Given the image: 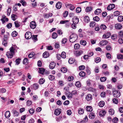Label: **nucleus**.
Wrapping results in <instances>:
<instances>
[{"mask_svg":"<svg viewBox=\"0 0 123 123\" xmlns=\"http://www.w3.org/2000/svg\"><path fill=\"white\" fill-rule=\"evenodd\" d=\"M84 110L81 108H79L78 110V113L80 114H82L84 113Z\"/></svg>","mask_w":123,"mask_h":123,"instance_id":"obj_21","label":"nucleus"},{"mask_svg":"<svg viewBox=\"0 0 123 123\" xmlns=\"http://www.w3.org/2000/svg\"><path fill=\"white\" fill-rule=\"evenodd\" d=\"M14 47L13 46L11 47L10 49V51L7 52L6 53V55L8 58H12L14 54Z\"/></svg>","mask_w":123,"mask_h":123,"instance_id":"obj_1","label":"nucleus"},{"mask_svg":"<svg viewBox=\"0 0 123 123\" xmlns=\"http://www.w3.org/2000/svg\"><path fill=\"white\" fill-rule=\"evenodd\" d=\"M86 109L88 111H91L92 110V108L91 106H87L86 107Z\"/></svg>","mask_w":123,"mask_h":123,"instance_id":"obj_28","label":"nucleus"},{"mask_svg":"<svg viewBox=\"0 0 123 123\" xmlns=\"http://www.w3.org/2000/svg\"><path fill=\"white\" fill-rule=\"evenodd\" d=\"M9 36V33H7V34L4 36V37L2 40V44L5 46H7V44L8 38Z\"/></svg>","mask_w":123,"mask_h":123,"instance_id":"obj_3","label":"nucleus"},{"mask_svg":"<svg viewBox=\"0 0 123 123\" xmlns=\"http://www.w3.org/2000/svg\"><path fill=\"white\" fill-rule=\"evenodd\" d=\"M94 54V53L92 51H89L88 52V55L89 57H90L92 56Z\"/></svg>","mask_w":123,"mask_h":123,"instance_id":"obj_47","label":"nucleus"},{"mask_svg":"<svg viewBox=\"0 0 123 123\" xmlns=\"http://www.w3.org/2000/svg\"><path fill=\"white\" fill-rule=\"evenodd\" d=\"M10 111H7L6 112L5 114V116L7 118H8L10 116Z\"/></svg>","mask_w":123,"mask_h":123,"instance_id":"obj_18","label":"nucleus"},{"mask_svg":"<svg viewBox=\"0 0 123 123\" xmlns=\"http://www.w3.org/2000/svg\"><path fill=\"white\" fill-rule=\"evenodd\" d=\"M56 64L53 62H51L49 64V68L51 69H53L55 67Z\"/></svg>","mask_w":123,"mask_h":123,"instance_id":"obj_12","label":"nucleus"},{"mask_svg":"<svg viewBox=\"0 0 123 123\" xmlns=\"http://www.w3.org/2000/svg\"><path fill=\"white\" fill-rule=\"evenodd\" d=\"M88 90L89 91L92 92H95L96 91V89L93 88L92 87H90L88 89Z\"/></svg>","mask_w":123,"mask_h":123,"instance_id":"obj_52","label":"nucleus"},{"mask_svg":"<svg viewBox=\"0 0 123 123\" xmlns=\"http://www.w3.org/2000/svg\"><path fill=\"white\" fill-rule=\"evenodd\" d=\"M67 39L66 38H64L62 40V43L64 44L65 43L67 42Z\"/></svg>","mask_w":123,"mask_h":123,"instance_id":"obj_54","label":"nucleus"},{"mask_svg":"<svg viewBox=\"0 0 123 123\" xmlns=\"http://www.w3.org/2000/svg\"><path fill=\"white\" fill-rule=\"evenodd\" d=\"M78 38V36L75 34H72L70 36L69 40L72 43L75 42Z\"/></svg>","mask_w":123,"mask_h":123,"instance_id":"obj_2","label":"nucleus"},{"mask_svg":"<svg viewBox=\"0 0 123 123\" xmlns=\"http://www.w3.org/2000/svg\"><path fill=\"white\" fill-rule=\"evenodd\" d=\"M16 16V15L14 14H12L11 16V18L12 19L13 21H15L16 18H15V17Z\"/></svg>","mask_w":123,"mask_h":123,"instance_id":"obj_57","label":"nucleus"},{"mask_svg":"<svg viewBox=\"0 0 123 123\" xmlns=\"http://www.w3.org/2000/svg\"><path fill=\"white\" fill-rule=\"evenodd\" d=\"M101 60V58L99 57H97L95 59V62L96 63H98L100 62Z\"/></svg>","mask_w":123,"mask_h":123,"instance_id":"obj_58","label":"nucleus"},{"mask_svg":"<svg viewBox=\"0 0 123 123\" xmlns=\"http://www.w3.org/2000/svg\"><path fill=\"white\" fill-rule=\"evenodd\" d=\"M106 49L108 50H110L112 49L110 45H107L106 47Z\"/></svg>","mask_w":123,"mask_h":123,"instance_id":"obj_62","label":"nucleus"},{"mask_svg":"<svg viewBox=\"0 0 123 123\" xmlns=\"http://www.w3.org/2000/svg\"><path fill=\"white\" fill-rule=\"evenodd\" d=\"M72 21L73 23L74 24H77L79 22L78 18L76 17H74L72 19Z\"/></svg>","mask_w":123,"mask_h":123,"instance_id":"obj_7","label":"nucleus"},{"mask_svg":"<svg viewBox=\"0 0 123 123\" xmlns=\"http://www.w3.org/2000/svg\"><path fill=\"white\" fill-rule=\"evenodd\" d=\"M14 24L16 27H18L20 26V24L17 21H15L14 22Z\"/></svg>","mask_w":123,"mask_h":123,"instance_id":"obj_40","label":"nucleus"},{"mask_svg":"<svg viewBox=\"0 0 123 123\" xmlns=\"http://www.w3.org/2000/svg\"><path fill=\"white\" fill-rule=\"evenodd\" d=\"M113 101L114 103L115 104H117L118 102L117 99L116 98H114L113 99Z\"/></svg>","mask_w":123,"mask_h":123,"instance_id":"obj_59","label":"nucleus"},{"mask_svg":"<svg viewBox=\"0 0 123 123\" xmlns=\"http://www.w3.org/2000/svg\"><path fill=\"white\" fill-rule=\"evenodd\" d=\"M101 12V10L100 9H98L96 10L95 11V13L96 14H99Z\"/></svg>","mask_w":123,"mask_h":123,"instance_id":"obj_25","label":"nucleus"},{"mask_svg":"<svg viewBox=\"0 0 123 123\" xmlns=\"http://www.w3.org/2000/svg\"><path fill=\"white\" fill-rule=\"evenodd\" d=\"M115 7V5L114 4H111L107 6V9L108 10H110L113 9Z\"/></svg>","mask_w":123,"mask_h":123,"instance_id":"obj_9","label":"nucleus"},{"mask_svg":"<svg viewBox=\"0 0 123 123\" xmlns=\"http://www.w3.org/2000/svg\"><path fill=\"white\" fill-rule=\"evenodd\" d=\"M57 33L56 32L53 33L52 35V37L53 38L55 39L57 37Z\"/></svg>","mask_w":123,"mask_h":123,"instance_id":"obj_39","label":"nucleus"},{"mask_svg":"<svg viewBox=\"0 0 123 123\" xmlns=\"http://www.w3.org/2000/svg\"><path fill=\"white\" fill-rule=\"evenodd\" d=\"M113 94L114 96L116 97H118L120 96V93L116 91H114L113 92Z\"/></svg>","mask_w":123,"mask_h":123,"instance_id":"obj_6","label":"nucleus"},{"mask_svg":"<svg viewBox=\"0 0 123 123\" xmlns=\"http://www.w3.org/2000/svg\"><path fill=\"white\" fill-rule=\"evenodd\" d=\"M48 78L50 80H52L55 79V77L54 76L52 75H50L49 76Z\"/></svg>","mask_w":123,"mask_h":123,"instance_id":"obj_43","label":"nucleus"},{"mask_svg":"<svg viewBox=\"0 0 123 123\" xmlns=\"http://www.w3.org/2000/svg\"><path fill=\"white\" fill-rule=\"evenodd\" d=\"M120 14V12L118 11H116L114 12L113 15L114 16H118Z\"/></svg>","mask_w":123,"mask_h":123,"instance_id":"obj_41","label":"nucleus"},{"mask_svg":"<svg viewBox=\"0 0 123 123\" xmlns=\"http://www.w3.org/2000/svg\"><path fill=\"white\" fill-rule=\"evenodd\" d=\"M85 67L84 65H81L79 67V69L80 70H82L85 69Z\"/></svg>","mask_w":123,"mask_h":123,"instance_id":"obj_64","label":"nucleus"},{"mask_svg":"<svg viewBox=\"0 0 123 123\" xmlns=\"http://www.w3.org/2000/svg\"><path fill=\"white\" fill-rule=\"evenodd\" d=\"M28 61V60L26 58H25L23 62V63L24 64H27Z\"/></svg>","mask_w":123,"mask_h":123,"instance_id":"obj_53","label":"nucleus"},{"mask_svg":"<svg viewBox=\"0 0 123 123\" xmlns=\"http://www.w3.org/2000/svg\"><path fill=\"white\" fill-rule=\"evenodd\" d=\"M61 57L63 58H65L66 57V53L64 52H62L61 55Z\"/></svg>","mask_w":123,"mask_h":123,"instance_id":"obj_34","label":"nucleus"},{"mask_svg":"<svg viewBox=\"0 0 123 123\" xmlns=\"http://www.w3.org/2000/svg\"><path fill=\"white\" fill-rule=\"evenodd\" d=\"M61 71L63 73H66L67 72V70L66 68L63 67L61 69Z\"/></svg>","mask_w":123,"mask_h":123,"instance_id":"obj_50","label":"nucleus"},{"mask_svg":"<svg viewBox=\"0 0 123 123\" xmlns=\"http://www.w3.org/2000/svg\"><path fill=\"white\" fill-rule=\"evenodd\" d=\"M62 6V3L60 2H58L56 3L55 6L56 8L59 9Z\"/></svg>","mask_w":123,"mask_h":123,"instance_id":"obj_10","label":"nucleus"},{"mask_svg":"<svg viewBox=\"0 0 123 123\" xmlns=\"http://www.w3.org/2000/svg\"><path fill=\"white\" fill-rule=\"evenodd\" d=\"M106 112L105 110L101 111L100 112L99 115L100 116H104L106 113Z\"/></svg>","mask_w":123,"mask_h":123,"instance_id":"obj_19","label":"nucleus"},{"mask_svg":"<svg viewBox=\"0 0 123 123\" xmlns=\"http://www.w3.org/2000/svg\"><path fill=\"white\" fill-rule=\"evenodd\" d=\"M72 93H71L69 92H68L66 94V96L68 98H72Z\"/></svg>","mask_w":123,"mask_h":123,"instance_id":"obj_44","label":"nucleus"},{"mask_svg":"<svg viewBox=\"0 0 123 123\" xmlns=\"http://www.w3.org/2000/svg\"><path fill=\"white\" fill-rule=\"evenodd\" d=\"M118 21L119 22H122L123 21V16H118L117 19Z\"/></svg>","mask_w":123,"mask_h":123,"instance_id":"obj_29","label":"nucleus"},{"mask_svg":"<svg viewBox=\"0 0 123 123\" xmlns=\"http://www.w3.org/2000/svg\"><path fill=\"white\" fill-rule=\"evenodd\" d=\"M34 55V52H31L28 55V57L29 58H31Z\"/></svg>","mask_w":123,"mask_h":123,"instance_id":"obj_55","label":"nucleus"},{"mask_svg":"<svg viewBox=\"0 0 123 123\" xmlns=\"http://www.w3.org/2000/svg\"><path fill=\"white\" fill-rule=\"evenodd\" d=\"M21 60V59L20 58H18V59H16V60L15 61V62L16 63V64L17 65L19 64L20 62V61Z\"/></svg>","mask_w":123,"mask_h":123,"instance_id":"obj_49","label":"nucleus"},{"mask_svg":"<svg viewBox=\"0 0 123 123\" xmlns=\"http://www.w3.org/2000/svg\"><path fill=\"white\" fill-rule=\"evenodd\" d=\"M100 28L102 30H105L106 29V27L105 25L102 24L100 26Z\"/></svg>","mask_w":123,"mask_h":123,"instance_id":"obj_45","label":"nucleus"},{"mask_svg":"<svg viewBox=\"0 0 123 123\" xmlns=\"http://www.w3.org/2000/svg\"><path fill=\"white\" fill-rule=\"evenodd\" d=\"M93 19L94 21L98 22L99 21L100 18L98 16H96L93 18Z\"/></svg>","mask_w":123,"mask_h":123,"instance_id":"obj_42","label":"nucleus"},{"mask_svg":"<svg viewBox=\"0 0 123 123\" xmlns=\"http://www.w3.org/2000/svg\"><path fill=\"white\" fill-rule=\"evenodd\" d=\"M80 43L81 44L83 45H85L86 44V41L85 40H81Z\"/></svg>","mask_w":123,"mask_h":123,"instance_id":"obj_46","label":"nucleus"},{"mask_svg":"<svg viewBox=\"0 0 123 123\" xmlns=\"http://www.w3.org/2000/svg\"><path fill=\"white\" fill-rule=\"evenodd\" d=\"M61 109H56L55 111V114L56 115H59L61 113Z\"/></svg>","mask_w":123,"mask_h":123,"instance_id":"obj_13","label":"nucleus"},{"mask_svg":"<svg viewBox=\"0 0 123 123\" xmlns=\"http://www.w3.org/2000/svg\"><path fill=\"white\" fill-rule=\"evenodd\" d=\"M25 37L27 39H29L32 37V34L30 32H27L25 34Z\"/></svg>","mask_w":123,"mask_h":123,"instance_id":"obj_4","label":"nucleus"},{"mask_svg":"<svg viewBox=\"0 0 123 123\" xmlns=\"http://www.w3.org/2000/svg\"><path fill=\"white\" fill-rule=\"evenodd\" d=\"M105 102L103 101H100L98 104V105L101 107H102L105 105Z\"/></svg>","mask_w":123,"mask_h":123,"instance_id":"obj_27","label":"nucleus"},{"mask_svg":"<svg viewBox=\"0 0 123 123\" xmlns=\"http://www.w3.org/2000/svg\"><path fill=\"white\" fill-rule=\"evenodd\" d=\"M79 75L80 76L84 77L86 75L85 73L83 71H81L79 73Z\"/></svg>","mask_w":123,"mask_h":123,"instance_id":"obj_32","label":"nucleus"},{"mask_svg":"<svg viewBox=\"0 0 123 123\" xmlns=\"http://www.w3.org/2000/svg\"><path fill=\"white\" fill-rule=\"evenodd\" d=\"M108 43L107 41L106 40H103L101 41L100 43V44L101 45L104 46Z\"/></svg>","mask_w":123,"mask_h":123,"instance_id":"obj_15","label":"nucleus"},{"mask_svg":"<svg viewBox=\"0 0 123 123\" xmlns=\"http://www.w3.org/2000/svg\"><path fill=\"white\" fill-rule=\"evenodd\" d=\"M115 28L117 29H121L122 27V25L119 23H117L115 25Z\"/></svg>","mask_w":123,"mask_h":123,"instance_id":"obj_11","label":"nucleus"},{"mask_svg":"<svg viewBox=\"0 0 123 123\" xmlns=\"http://www.w3.org/2000/svg\"><path fill=\"white\" fill-rule=\"evenodd\" d=\"M89 117L91 119H94L95 117L94 114L92 112H91L89 115Z\"/></svg>","mask_w":123,"mask_h":123,"instance_id":"obj_23","label":"nucleus"},{"mask_svg":"<svg viewBox=\"0 0 123 123\" xmlns=\"http://www.w3.org/2000/svg\"><path fill=\"white\" fill-rule=\"evenodd\" d=\"M106 77H101L100 78V80L101 82H103L106 80Z\"/></svg>","mask_w":123,"mask_h":123,"instance_id":"obj_51","label":"nucleus"},{"mask_svg":"<svg viewBox=\"0 0 123 123\" xmlns=\"http://www.w3.org/2000/svg\"><path fill=\"white\" fill-rule=\"evenodd\" d=\"M117 58L119 59H123V55L121 54L117 55Z\"/></svg>","mask_w":123,"mask_h":123,"instance_id":"obj_38","label":"nucleus"},{"mask_svg":"<svg viewBox=\"0 0 123 123\" xmlns=\"http://www.w3.org/2000/svg\"><path fill=\"white\" fill-rule=\"evenodd\" d=\"M74 49H79L80 48V45L79 44H75L74 46Z\"/></svg>","mask_w":123,"mask_h":123,"instance_id":"obj_37","label":"nucleus"},{"mask_svg":"<svg viewBox=\"0 0 123 123\" xmlns=\"http://www.w3.org/2000/svg\"><path fill=\"white\" fill-rule=\"evenodd\" d=\"M83 53V51L81 50L76 51L75 53V55L78 56L80 55Z\"/></svg>","mask_w":123,"mask_h":123,"instance_id":"obj_14","label":"nucleus"},{"mask_svg":"<svg viewBox=\"0 0 123 123\" xmlns=\"http://www.w3.org/2000/svg\"><path fill=\"white\" fill-rule=\"evenodd\" d=\"M45 82V79L43 78L40 79L39 80V83L40 84H43Z\"/></svg>","mask_w":123,"mask_h":123,"instance_id":"obj_33","label":"nucleus"},{"mask_svg":"<svg viewBox=\"0 0 123 123\" xmlns=\"http://www.w3.org/2000/svg\"><path fill=\"white\" fill-rule=\"evenodd\" d=\"M18 35L17 32L15 31H13L11 34V35L13 37H15L16 36Z\"/></svg>","mask_w":123,"mask_h":123,"instance_id":"obj_35","label":"nucleus"},{"mask_svg":"<svg viewBox=\"0 0 123 123\" xmlns=\"http://www.w3.org/2000/svg\"><path fill=\"white\" fill-rule=\"evenodd\" d=\"M39 86V85L35 83L32 85L30 87L32 89L36 90L38 88Z\"/></svg>","mask_w":123,"mask_h":123,"instance_id":"obj_5","label":"nucleus"},{"mask_svg":"<svg viewBox=\"0 0 123 123\" xmlns=\"http://www.w3.org/2000/svg\"><path fill=\"white\" fill-rule=\"evenodd\" d=\"M49 55V54L48 52L46 51L44 52L43 54V56L44 58H47Z\"/></svg>","mask_w":123,"mask_h":123,"instance_id":"obj_17","label":"nucleus"},{"mask_svg":"<svg viewBox=\"0 0 123 123\" xmlns=\"http://www.w3.org/2000/svg\"><path fill=\"white\" fill-rule=\"evenodd\" d=\"M92 8L91 7H88L86 9V11L87 12H90L92 10Z\"/></svg>","mask_w":123,"mask_h":123,"instance_id":"obj_30","label":"nucleus"},{"mask_svg":"<svg viewBox=\"0 0 123 123\" xmlns=\"http://www.w3.org/2000/svg\"><path fill=\"white\" fill-rule=\"evenodd\" d=\"M75 61V59L72 58H70L68 60V62L70 64H72Z\"/></svg>","mask_w":123,"mask_h":123,"instance_id":"obj_24","label":"nucleus"},{"mask_svg":"<svg viewBox=\"0 0 123 123\" xmlns=\"http://www.w3.org/2000/svg\"><path fill=\"white\" fill-rule=\"evenodd\" d=\"M30 26L31 28L34 29L36 27V23L34 21H32L31 23Z\"/></svg>","mask_w":123,"mask_h":123,"instance_id":"obj_8","label":"nucleus"},{"mask_svg":"<svg viewBox=\"0 0 123 123\" xmlns=\"http://www.w3.org/2000/svg\"><path fill=\"white\" fill-rule=\"evenodd\" d=\"M118 120V119L117 117L114 118L112 120L113 122L115 123H116L117 122Z\"/></svg>","mask_w":123,"mask_h":123,"instance_id":"obj_56","label":"nucleus"},{"mask_svg":"<svg viewBox=\"0 0 123 123\" xmlns=\"http://www.w3.org/2000/svg\"><path fill=\"white\" fill-rule=\"evenodd\" d=\"M92 99V96L91 95L89 94L87 95L86 97V99L87 101H89L91 100Z\"/></svg>","mask_w":123,"mask_h":123,"instance_id":"obj_16","label":"nucleus"},{"mask_svg":"<svg viewBox=\"0 0 123 123\" xmlns=\"http://www.w3.org/2000/svg\"><path fill=\"white\" fill-rule=\"evenodd\" d=\"M95 24L96 23L95 22L92 21L90 23V27L93 28L95 26Z\"/></svg>","mask_w":123,"mask_h":123,"instance_id":"obj_31","label":"nucleus"},{"mask_svg":"<svg viewBox=\"0 0 123 123\" xmlns=\"http://www.w3.org/2000/svg\"><path fill=\"white\" fill-rule=\"evenodd\" d=\"M39 73L42 74H43L45 71V69H44L41 68H39Z\"/></svg>","mask_w":123,"mask_h":123,"instance_id":"obj_26","label":"nucleus"},{"mask_svg":"<svg viewBox=\"0 0 123 123\" xmlns=\"http://www.w3.org/2000/svg\"><path fill=\"white\" fill-rule=\"evenodd\" d=\"M75 85L78 87H80L81 86V84L79 81L76 82L75 83Z\"/></svg>","mask_w":123,"mask_h":123,"instance_id":"obj_48","label":"nucleus"},{"mask_svg":"<svg viewBox=\"0 0 123 123\" xmlns=\"http://www.w3.org/2000/svg\"><path fill=\"white\" fill-rule=\"evenodd\" d=\"M13 113L14 116H18L19 114L18 112L16 110H13Z\"/></svg>","mask_w":123,"mask_h":123,"instance_id":"obj_20","label":"nucleus"},{"mask_svg":"<svg viewBox=\"0 0 123 123\" xmlns=\"http://www.w3.org/2000/svg\"><path fill=\"white\" fill-rule=\"evenodd\" d=\"M84 21L86 23H88L90 20L89 17L88 16H86L84 17Z\"/></svg>","mask_w":123,"mask_h":123,"instance_id":"obj_22","label":"nucleus"},{"mask_svg":"<svg viewBox=\"0 0 123 123\" xmlns=\"http://www.w3.org/2000/svg\"><path fill=\"white\" fill-rule=\"evenodd\" d=\"M81 11V8L80 7H77L76 9V11L77 13H80Z\"/></svg>","mask_w":123,"mask_h":123,"instance_id":"obj_61","label":"nucleus"},{"mask_svg":"<svg viewBox=\"0 0 123 123\" xmlns=\"http://www.w3.org/2000/svg\"><path fill=\"white\" fill-rule=\"evenodd\" d=\"M110 36L111 35L110 34L108 35L104 34L103 35V37L104 38H107L110 37Z\"/></svg>","mask_w":123,"mask_h":123,"instance_id":"obj_60","label":"nucleus"},{"mask_svg":"<svg viewBox=\"0 0 123 123\" xmlns=\"http://www.w3.org/2000/svg\"><path fill=\"white\" fill-rule=\"evenodd\" d=\"M109 114L111 115H113L114 113V111L113 109H110L109 110Z\"/></svg>","mask_w":123,"mask_h":123,"instance_id":"obj_36","label":"nucleus"},{"mask_svg":"<svg viewBox=\"0 0 123 123\" xmlns=\"http://www.w3.org/2000/svg\"><path fill=\"white\" fill-rule=\"evenodd\" d=\"M74 79V77L72 76H71L69 77L68 78V81H71L73 80Z\"/></svg>","mask_w":123,"mask_h":123,"instance_id":"obj_63","label":"nucleus"}]
</instances>
